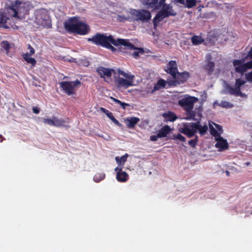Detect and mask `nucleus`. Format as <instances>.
Segmentation results:
<instances>
[{"instance_id": "obj_52", "label": "nucleus", "mask_w": 252, "mask_h": 252, "mask_svg": "<svg viewBox=\"0 0 252 252\" xmlns=\"http://www.w3.org/2000/svg\"><path fill=\"white\" fill-rule=\"evenodd\" d=\"M165 0H160L159 4L160 5L162 4V3L165 2Z\"/></svg>"}, {"instance_id": "obj_42", "label": "nucleus", "mask_w": 252, "mask_h": 252, "mask_svg": "<svg viewBox=\"0 0 252 252\" xmlns=\"http://www.w3.org/2000/svg\"><path fill=\"white\" fill-rule=\"evenodd\" d=\"M162 9H165V11H167L174 12L172 8V6H170L169 4H164Z\"/></svg>"}, {"instance_id": "obj_12", "label": "nucleus", "mask_w": 252, "mask_h": 252, "mask_svg": "<svg viewBox=\"0 0 252 252\" xmlns=\"http://www.w3.org/2000/svg\"><path fill=\"white\" fill-rule=\"evenodd\" d=\"M167 73L172 76L173 79L176 78V75L178 72L176 62L170 61L167 65V68L165 69Z\"/></svg>"}, {"instance_id": "obj_44", "label": "nucleus", "mask_w": 252, "mask_h": 252, "mask_svg": "<svg viewBox=\"0 0 252 252\" xmlns=\"http://www.w3.org/2000/svg\"><path fill=\"white\" fill-rule=\"evenodd\" d=\"M2 47L6 50H8L10 49V44L7 41H4L2 42Z\"/></svg>"}, {"instance_id": "obj_20", "label": "nucleus", "mask_w": 252, "mask_h": 252, "mask_svg": "<svg viewBox=\"0 0 252 252\" xmlns=\"http://www.w3.org/2000/svg\"><path fill=\"white\" fill-rule=\"evenodd\" d=\"M167 83H168V82L166 81L163 79H159L157 83L155 85L152 92L164 88L167 84Z\"/></svg>"}, {"instance_id": "obj_55", "label": "nucleus", "mask_w": 252, "mask_h": 252, "mask_svg": "<svg viewBox=\"0 0 252 252\" xmlns=\"http://www.w3.org/2000/svg\"><path fill=\"white\" fill-rule=\"evenodd\" d=\"M250 164V163L249 162H247L246 163V164H247V165H249Z\"/></svg>"}, {"instance_id": "obj_37", "label": "nucleus", "mask_w": 252, "mask_h": 252, "mask_svg": "<svg viewBox=\"0 0 252 252\" xmlns=\"http://www.w3.org/2000/svg\"><path fill=\"white\" fill-rule=\"evenodd\" d=\"M171 139L173 140H179L180 141L182 142H185L186 141V138L182 135L180 133H178L177 135H174L172 136V137L171 138Z\"/></svg>"}, {"instance_id": "obj_25", "label": "nucleus", "mask_w": 252, "mask_h": 252, "mask_svg": "<svg viewBox=\"0 0 252 252\" xmlns=\"http://www.w3.org/2000/svg\"><path fill=\"white\" fill-rule=\"evenodd\" d=\"M191 41L193 45H197L202 43L204 39L200 36L193 35L191 37Z\"/></svg>"}, {"instance_id": "obj_28", "label": "nucleus", "mask_w": 252, "mask_h": 252, "mask_svg": "<svg viewBox=\"0 0 252 252\" xmlns=\"http://www.w3.org/2000/svg\"><path fill=\"white\" fill-rule=\"evenodd\" d=\"M107 116L117 126L119 127L122 128L123 125L121 124L113 116L112 113L109 112L106 114Z\"/></svg>"}, {"instance_id": "obj_49", "label": "nucleus", "mask_w": 252, "mask_h": 252, "mask_svg": "<svg viewBox=\"0 0 252 252\" xmlns=\"http://www.w3.org/2000/svg\"><path fill=\"white\" fill-rule=\"evenodd\" d=\"M100 110L101 112L105 113L106 115V114H108L109 112V111L107 109H106L104 108H103V107H101L100 108Z\"/></svg>"}, {"instance_id": "obj_8", "label": "nucleus", "mask_w": 252, "mask_h": 252, "mask_svg": "<svg viewBox=\"0 0 252 252\" xmlns=\"http://www.w3.org/2000/svg\"><path fill=\"white\" fill-rule=\"evenodd\" d=\"M81 85V82L78 79L74 81H63L60 83V87L68 95L75 94Z\"/></svg>"}, {"instance_id": "obj_48", "label": "nucleus", "mask_w": 252, "mask_h": 252, "mask_svg": "<svg viewBox=\"0 0 252 252\" xmlns=\"http://www.w3.org/2000/svg\"><path fill=\"white\" fill-rule=\"evenodd\" d=\"M33 112L35 114H38L40 112L39 108L37 107H33L32 108Z\"/></svg>"}, {"instance_id": "obj_23", "label": "nucleus", "mask_w": 252, "mask_h": 252, "mask_svg": "<svg viewBox=\"0 0 252 252\" xmlns=\"http://www.w3.org/2000/svg\"><path fill=\"white\" fill-rule=\"evenodd\" d=\"M226 89L229 94H233L236 96L243 95L242 92H239L238 91H237V89L235 88V87H233L229 84H227L226 86Z\"/></svg>"}, {"instance_id": "obj_26", "label": "nucleus", "mask_w": 252, "mask_h": 252, "mask_svg": "<svg viewBox=\"0 0 252 252\" xmlns=\"http://www.w3.org/2000/svg\"><path fill=\"white\" fill-rule=\"evenodd\" d=\"M22 56L23 59L27 62V63L31 64L32 67L36 65V61L34 58L30 57V56H28V54H24Z\"/></svg>"}, {"instance_id": "obj_40", "label": "nucleus", "mask_w": 252, "mask_h": 252, "mask_svg": "<svg viewBox=\"0 0 252 252\" xmlns=\"http://www.w3.org/2000/svg\"><path fill=\"white\" fill-rule=\"evenodd\" d=\"M43 122L45 124H48L49 125L53 126H54V124H53V117H52V119H50V118H44V119H43Z\"/></svg>"}, {"instance_id": "obj_45", "label": "nucleus", "mask_w": 252, "mask_h": 252, "mask_svg": "<svg viewBox=\"0 0 252 252\" xmlns=\"http://www.w3.org/2000/svg\"><path fill=\"white\" fill-rule=\"evenodd\" d=\"M28 49L30 50V51L29 52H27L26 54H28V56H31L34 53L35 51L34 49L30 44L28 45Z\"/></svg>"}, {"instance_id": "obj_54", "label": "nucleus", "mask_w": 252, "mask_h": 252, "mask_svg": "<svg viewBox=\"0 0 252 252\" xmlns=\"http://www.w3.org/2000/svg\"><path fill=\"white\" fill-rule=\"evenodd\" d=\"M3 140H5V138H3V139H1V140H0V142H2V141H3Z\"/></svg>"}, {"instance_id": "obj_27", "label": "nucleus", "mask_w": 252, "mask_h": 252, "mask_svg": "<svg viewBox=\"0 0 252 252\" xmlns=\"http://www.w3.org/2000/svg\"><path fill=\"white\" fill-rule=\"evenodd\" d=\"M215 63L212 61H208L205 66V69L207 71L208 74L211 75L214 71Z\"/></svg>"}, {"instance_id": "obj_15", "label": "nucleus", "mask_w": 252, "mask_h": 252, "mask_svg": "<svg viewBox=\"0 0 252 252\" xmlns=\"http://www.w3.org/2000/svg\"><path fill=\"white\" fill-rule=\"evenodd\" d=\"M215 140L217 141L215 147L219 149V151H224L228 149V144L226 139L220 136Z\"/></svg>"}, {"instance_id": "obj_21", "label": "nucleus", "mask_w": 252, "mask_h": 252, "mask_svg": "<svg viewBox=\"0 0 252 252\" xmlns=\"http://www.w3.org/2000/svg\"><path fill=\"white\" fill-rule=\"evenodd\" d=\"M162 117L166 121L174 122L177 119V117L173 112L168 111L167 113H164L162 114Z\"/></svg>"}, {"instance_id": "obj_32", "label": "nucleus", "mask_w": 252, "mask_h": 252, "mask_svg": "<svg viewBox=\"0 0 252 252\" xmlns=\"http://www.w3.org/2000/svg\"><path fill=\"white\" fill-rule=\"evenodd\" d=\"M105 177V175L103 173H96L94 177V180L95 182L98 183L103 180Z\"/></svg>"}, {"instance_id": "obj_16", "label": "nucleus", "mask_w": 252, "mask_h": 252, "mask_svg": "<svg viewBox=\"0 0 252 252\" xmlns=\"http://www.w3.org/2000/svg\"><path fill=\"white\" fill-rule=\"evenodd\" d=\"M54 126L56 127L63 126L69 127V126L66 125V123H69V119H58L55 116H53Z\"/></svg>"}, {"instance_id": "obj_6", "label": "nucleus", "mask_w": 252, "mask_h": 252, "mask_svg": "<svg viewBox=\"0 0 252 252\" xmlns=\"http://www.w3.org/2000/svg\"><path fill=\"white\" fill-rule=\"evenodd\" d=\"M118 73L119 75H121L126 78V79H124L119 76L115 79V83L118 88L126 89L129 87L133 85V80L134 78L133 75L126 73L125 71L120 69L118 70Z\"/></svg>"}, {"instance_id": "obj_11", "label": "nucleus", "mask_w": 252, "mask_h": 252, "mask_svg": "<svg viewBox=\"0 0 252 252\" xmlns=\"http://www.w3.org/2000/svg\"><path fill=\"white\" fill-rule=\"evenodd\" d=\"M25 8V3L20 0H16L14 3H12L10 9L14 12L13 17H18L19 14L24 13Z\"/></svg>"}, {"instance_id": "obj_22", "label": "nucleus", "mask_w": 252, "mask_h": 252, "mask_svg": "<svg viewBox=\"0 0 252 252\" xmlns=\"http://www.w3.org/2000/svg\"><path fill=\"white\" fill-rule=\"evenodd\" d=\"M128 157V155L127 153H126L125 155L120 158L119 157H116L115 158V160L118 164V167H122V168H123L124 164L126 162Z\"/></svg>"}, {"instance_id": "obj_5", "label": "nucleus", "mask_w": 252, "mask_h": 252, "mask_svg": "<svg viewBox=\"0 0 252 252\" xmlns=\"http://www.w3.org/2000/svg\"><path fill=\"white\" fill-rule=\"evenodd\" d=\"M248 58L251 60L247 63H245V59L233 60V64L235 67V71L236 72L239 73L243 75L247 70L252 69V47L251 48L250 50L248 52L245 57V59Z\"/></svg>"}, {"instance_id": "obj_38", "label": "nucleus", "mask_w": 252, "mask_h": 252, "mask_svg": "<svg viewBox=\"0 0 252 252\" xmlns=\"http://www.w3.org/2000/svg\"><path fill=\"white\" fill-rule=\"evenodd\" d=\"M210 133L212 136L215 137V139H216L217 138H219L221 136L220 133H219L218 131L213 126L210 127Z\"/></svg>"}, {"instance_id": "obj_14", "label": "nucleus", "mask_w": 252, "mask_h": 252, "mask_svg": "<svg viewBox=\"0 0 252 252\" xmlns=\"http://www.w3.org/2000/svg\"><path fill=\"white\" fill-rule=\"evenodd\" d=\"M96 71L101 78L105 79V77L111 78L112 72L115 70L113 69L106 68L103 66H99L97 68Z\"/></svg>"}, {"instance_id": "obj_31", "label": "nucleus", "mask_w": 252, "mask_h": 252, "mask_svg": "<svg viewBox=\"0 0 252 252\" xmlns=\"http://www.w3.org/2000/svg\"><path fill=\"white\" fill-rule=\"evenodd\" d=\"M246 83V81L241 80L240 78H238L236 79L235 87L237 89L239 92H241V87L244 85Z\"/></svg>"}, {"instance_id": "obj_17", "label": "nucleus", "mask_w": 252, "mask_h": 252, "mask_svg": "<svg viewBox=\"0 0 252 252\" xmlns=\"http://www.w3.org/2000/svg\"><path fill=\"white\" fill-rule=\"evenodd\" d=\"M171 131L172 129L169 126L165 125L158 130V133L159 138H163L167 137Z\"/></svg>"}, {"instance_id": "obj_18", "label": "nucleus", "mask_w": 252, "mask_h": 252, "mask_svg": "<svg viewBox=\"0 0 252 252\" xmlns=\"http://www.w3.org/2000/svg\"><path fill=\"white\" fill-rule=\"evenodd\" d=\"M140 2L148 8H153L157 7L158 0H140Z\"/></svg>"}, {"instance_id": "obj_9", "label": "nucleus", "mask_w": 252, "mask_h": 252, "mask_svg": "<svg viewBox=\"0 0 252 252\" xmlns=\"http://www.w3.org/2000/svg\"><path fill=\"white\" fill-rule=\"evenodd\" d=\"M198 98L195 96H189L185 97L178 101V104L184 110H190L193 109L194 103L196 102Z\"/></svg>"}, {"instance_id": "obj_13", "label": "nucleus", "mask_w": 252, "mask_h": 252, "mask_svg": "<svg viewBox=\"0 0 252 252\" xmlns=\"http://www.w3.org/2000/svg\"><path fill=\"white\" fill-rule=\"evenodd\" d=\"M122 167H117L115 168V170L117 171L116 179L119 182H125L128 180L129 176L126 172L122 171Z\"/></svg>"}, {"instance_id": "obj_10", "label": "nucleus", "mask_w": 252, "mask_h": 252, "mask_svg": "<svg viewBox=\"0 0 252 252\" xmlns=\"http://www.w3.org/2000/svg\"><path fill=\"white\" fill-rule=\"evenodd\" d=\"M190 77V73L188 71L182 72H178L176 75V78L168 81V83L170 86H176L181 84L184 83Z\"/></svg>"}, {"instance_id": "obj_24", "label": "nucleus", "mask_w": 252, "mask_h": 252, "mask_svg": "<svg viewBox=\"0 0 252 252\" xmlns=\"http://www.w3.org/2000/svg\"><path fill=\"white\" fill-rule=\"evenodd\" d=\"M164 18L161 15L159 12L157 13L153 20V23L155 29L156 28L158 25V24L162 21Z\"/></svg>"}, {"instance_id": "obj_4", "label": "nucleus", "mask_w": 252, "mask_h": 252, "mask_svg": "<svg viewBox=\"0 0 252 252\" xmlns=\"http://www.w3.org/2000/svg\"><path fill=\"white\" fill-rule=\"evenodd\" d=\"M129 13L131 17H121L123 18L125 21H137L141 23H147L151 19L152 15L151 12L146 9H130Z\"/></svg>"}, {"instance_id": "obj_56", "label": "nucleus", "mask_w": 252, "mask_h": 252, "mask_svg": "<svg viewBox=\"0 0 252 252\" xmlns=\"http://www.w3.org/2000/svg\"><path fill=\"white\" fill-rule=\"evenodd\" d=\"M3 138V137H2V135L0 134V138Z\"/></svg>"}, {"instance_id": "obj_46", "label": "nucleus", "mask_w": 252, "mask_h": 252, "mask_svg": "<svg viewBox=\"0 0 252 252\" xmlns=\"http://www.w3.org/2000/svg\"><path fill=\"white\" fill-rule=\"evenodd\" d=\"M6 22V17L2 14L0 15V24L5 23Z\"/></svg>"}, {"instance_id": "obj_19", "label": "nucleus", "mask_w": 252, "mask_h": 252, "mask_svg": "<svg viewBox=\"0 0 252 252\" xmlns=\"http://www.w3.org/2000/svg\"><path fill=\"white\" fill-rule=\"evenodd\" d=\"M128 123L126 124L127 127L128 128H133L135 125L140 121L139 118L137 117L128 118L126 120Z\"/></svg>"}, {"instance_id": "obj_29", "label": "nucleus", "mask_w": 252, "mask_h": 252, "mask_svg": "<svg viewBox=\"0 0 252 252\" xmlns=\"http://www.w3.org/2000/svg\"><path fill=\"white\" fill-rule=\"evenodd\" d=\"M134 46V48L133 49H136V48L134 47V45H133ZM125 47V49H129V50H131L130 49H128L127 48V47ZM133 49H132L131 50H132ZM136 49L137 50V51H134L132 54V56L135 58V59H137L139 58V54H143L144 53V50L143 48H136Z\"/></svg>"}, {"instance_id": "obj_2", "label": "nucleus", "mask_w": 252, "mask_h": 252, "mask_svg": "<svg viewBox=\"0 0 252 252\" xmlns=\"http://www.w3.org/2000/svg\"><path fill=\"white\" fill-rule=\"evenodd\" d=\"M65 29L70 32L76 33L80 35H85L88 32L89 28L88 26L83 22L78 20L76 18L73 17L65 22L64 24Z\"/></svg>"}, {"instance_id": "obj_33", "label": "nucleus", "mask_w": 252, "mask_h": 252, "mask_svg": "<svg viewBox=\"0 0 252 252\" xmlns=\"http://www.w3.org/2000/svg\"><path fill=\"white\" fill-rule=\"evenodd\" d=\"M186 111L187 112V115L188 116V118H187V119L195 120V117L196 116V113L192 110V109H191L190 110H187Z\"/></svg>"}, {"instance_id": "obj_53", "label": "nucleus", "mask_w": 252, "mask_h": 252, "mask_svg": "<svg viewBox=\"0 0 252 252\" xmlns=\"http://www.w3.org/2000/svg\"><path fill=\"white\" fill-rule=\"evenodd\" d=\"M225 173H226V174L227 175V176H229V174H230V173H229V172L228 171L226 170V171H225Z\"/></svg>"}, {"instance_id": "obj_3", "label": "nucleus", "mask_w": 252, "mask_h": 252, "mask_svg": "<svg viewBox=\"0 0 252 252\" xmlns=\"http://www.w3.org/2000/svg\"><path fill=\"white\" fill-rule=\"evenodd\" d=\"M197 130H199L200 135H203L208 130V126L206 125L202 126L198 121L196 123H185L183 127L179 129L180 132L185 134L189 138L194 136Z\"/></svg>"}, {"instance_id": "obj_1", "label": "nucleus", "mask_w": 252, "mask_h": 252, "mask_svg": "<svg viewBox=\"0 0 252 252\" xmlns=\"http://www.w3.org/2000/svg\"><path fill=\"white\" fill-rule=\"evenodd\" d=\"M87 40L92 42L96 45H100L103 47H104L108 41H110L114 46L123 45L127 47L128 49L134 48L133 44L129 42L127 39L118 38L116 40L112 35L107 36L103 33H96L91 38H88Z\"/></svg>"}, {"instance_id": "obj_50", "label": "nucleus", "mask_w": 252, "mask_h": 252, "mask_svg": "<svg viewBox=\"0 0 252 252\" xmlns=\"http://www.w3.org/2000/svg\"><path fill=\"white\" fill-rule=\"evenodd\" d=\"M216 126L218 128V130L220 132V133L222 132V131H223L222 128L219 125H216Z\"/></svg>"}, {"instance_id": "obj_34", "label": "nucleus", "mask_w": 252, "mask_h": 252, "mask_svg": "<svg viewBox=\"0 0 252 252\" xmlns=\"http://www.w3.org/2000/svg\"><path fill=\"white\" fill-rule=\"evenodd\" d=\"M111 99L113 100V101H114L116 103L119 104L123 108V109L124 110L126 109V106H129V104L128 103H126L125 102H123L120 101V100L117 99L115 98L111 97Z\"/></svg>"}, {"instance_id": "obj_39", "label": "nucleus", "mask_w": 252, "mask_h": 252, "mask_svg": "<svg viewBox=\"0 0 252 252\" xmlns=\"http://www.w3.org/2000/svg\"><path fill=\"white\" fill-rule=\"evenodd\" d=\"M187 7L189 8H192L196 4V0H186Z\"/></svg>"}, {"instance_id": "obj_35", "label": "nucleus", "mask_w": 252, "mask_h": 252, "mask_svg": "<svg viewBox=\"0 0 252 252\" xmlns=\"http://www.w3.org/2000/svg\"><path fill=\"white\" fill-rule=\"evenodd\" d=\"M219 105L223 108H229L233 107V104L229 102L226 101H221Z\"/></svg>"}, {"instance_id": "obj_51", "label": "nucleus", "mask_w": 252, "mask_h": 252, "mask_svg": "<svg viewBox=\"0 0 252 252\" xmlns=\"http://www.w3.org/2000/svg\"><path fill=\"white\" fill-rule=\"evenodd\" d=\"M177 2H179L182 4H185V0H175Z\"/></svg>"}, {"instance_id": "obj_36", "label": "nucleus", "mask_w": 252, "mask_h": 252, "mask_svg": "<svg viewBox=\"0 0 252 252\" xmlns=\"http://www.w3.org/2000/svg\"><path fill=\"white\" fill-rule=\"evenodd\" d=\"M198 141V137L197 135L195 136V138L193 139H191L188 142L189 145L192 147L195 148L196 146Z\"/></svg>"}, {"instance_id": "obj_41", "label": "nucleus", "mask_w": 252, "mask_h": 252, "mask_svg": "<svg viewBox=\"0 0 252 252\" xmlns=\"http://www.w3.org/2000/svg\"><path fill=\"white\" fill-rule=\"evenodd\" d=\"M112 44V42H110V41H108V42L107 43V44L105 45V46H104L105 48H107V49H110L111 51H112V52H115L116 51V49L113 46H112L111 45Z\"/></svg>"}, {"instance_id": "obj_43", "label": "nucleus", "mask_w": 252, "mask_h": 252, "mask_svg": "<svg viewBox=\"0 0 252 252\" xmlns=\"http://www.w3.org/2000/svg\"><path fill=\"white\" fill-rule=\"evenodd\" d=\"M246 80L249 82H252V70L245 74Z\"/></svg>"}, {"instance_id": "obj_30", "label": "nucleus", "mask_w": 252, "mask_h": 252, "mask_svg": "<svg viewBox=\"0 0 252 252\" xmlns=\"http://www.w3.org/2000/svg\"><path fill=\"white\" fill-rule=\"evenodd\" d=\"M161 15L164 18L166 17H168L170 16H175L176 15V13L172 11H165V9L160 10L158 11Z\"/></svg>"}, {"instance_id": "obj_7", "label": "nucleus", "mask_w": 252, "mask_h": 252, "mask_svg": "<svg viewBox=\"0 0 252 252\" xmlns=\"http://www.w3.org/2000/svg\"><path fill=\"white\" fill-rule=\"evenodd\" d=\"M35 21L37 25L44 28L48 29L52 27L51 20L49 13L45 9H39L36 11Z\"/></svg>"}, {"instance_id": "obj_47", "label": "nucleus", "mask_w": 252, "mask_h": 252, "mask_svg": "<svg viewBox=\"0 0 252 252\" xmlns=\"http://www.w3.org/2000/svg\"><path fill=\"white\" fill-rule=\"evenodd\" d=\"M158 138H159V136H158V133H157V134L156 135L151 136L150 139L152 141H156L158 140Z\"/></svg>"}]
</instances>
